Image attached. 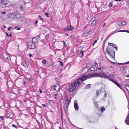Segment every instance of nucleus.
<instances>
[{
  "instance_id": "nucleus-1",
  "label": "nucleus",
  "mask_w": 129,
  "mask_h": 129,
  "mask_svg": "<svg viewBox=\"0 0 129 129\" xmlns=\"http://www.w3.org/2000/svg\"><path fill=\"white\" fill-rule=\"evenodd\" d=\"M80 82L76 81L74 83L68 84L67 86L68 91L69 92H72L76 91L80 86Z\"/></svg>"
},
{
  "instance_id": "nucleus-2",
  "label": "nucleus",
  "mask_w": 129,
  "mask_h": 129,
  "mask_svg": "<svg viewBox=\"0 0 129 129\" xmlns=\"http://www.w3.org/2000/svg\"><path fill=\"white\" fill-rule=\"evenodd\" d=\"M107 53L109 55H110L113 58L115 59V52L113 50V48H111L109 46L106 49Z\"/></svg>"
},
{
  "instance_id": "nucleus-3",
  "label": "nucleus",
  "mask_w": 129,
  "mask_h": 129,
  "mask_svg": "<svg viewBox=\"0 0 129 129\" xmlns=\"http://www.w3.org/2000/svg\"><path fill=\"white\" fill-rule=\"evenodd\" d=\"M89 76H91L88 78H90L93 77H99L101 78H105V73L103 72L97 73L94 74H91Z\"/></svg>"
},
{
  "instance_id": "nucleus-4",
  "label": "nucleus",
  "mask_w": 129,
  "mask_h": 129,
  "mask_svg": "<svg viewBox=\"0 0 129 129\" xmlns=\"http://www.w3.org/2000/svg\"><path fill=\"white\" fill-rule=\"evenodd\" d=\"M115 76L114 74H110L108 75L105 74V79H107L113 83L115 80L113 79L115 78Z\"/></svg>"
},
{
  "instance_id": "nucleus-5",
  "label": "nucleus",
  "mask_w": 129,
  "mask_h": 129,
  "mask_svg": "<svg viewBox=\"0 0 129 129\" xmlns=\"http://www.w3.org/2000/svg\"><path fill=\"white\" fill-rule=\"evenodd\" d=\"M28 46L30 49H34L36 47L35 44L31 42L28 43Z\"/></svg>"
},
{
  "instance_id": "nucleus-6",
  "label": "nucleus",
  "mask_w": 129,
  "mask_h": 129,
  "mask_svg": "<svg viewBox=\"0 0 129 129\" xmlns=\"http://www.w3.org/2000/svg\"><path fill=\"white\" fill-rule=\"evenodd\" d=\"M88 77V76L87 75H83L82 77L79 78L78 79V80L82 82H83Z\"/></svg>"
},
{
  "instance_id": "nucleus-7",
  "label": "nucleus",
  "mask_w": 129,
  "mask_h": 129,
  "mask_svg": "<svg viewBox=\"0 0 129 129\" xmlns=\"http://www.w3.org/2000/svg\"><path fill=\"white\" fill-rule=\"evenodd\" d=\"M118 22L119 23L118 26V27H119L120 26L125 25L126 23V22L124 21H118Z\"/></svg>"
},
{
  "instance_id": "nucleus-8",
  "label": "nucleus",
  "mask_w": 129,
  "mask_h": 129,
  "mask_svg": "<svg viewBox=\"0 0 129 129\" xmlns=\"http://www.w3.org/2000/svg\"><path fill=\"white\" fill-rule=\"evenodd\" d=\"M74 29V28L72 26H68V27L64 29V31H70Z\"/></svg>"
},
{
  "instance_id": "nucleus-9",
  "label": "nucleus",
  "mask_w": 129,
  "mask_h": 129,
  "mask_svg": "<svg viewBox=\"0 0 129 129\" xmlns=\"http://www.w3.org/2000/svg\"><path fill=\"white\" fill-rule=\"evenodd\" d=\"M21 16V14L17 13L13 14V17L14 18H20Z\"/></svg>"
},
{
  "instance_id": "nucleus-10",
  "label": "nucleus",
  "mask_w": 129,
  "mask_h": 129,
  "mask_svg": "<svg viewBox=\"0 0 129 129\" xmlns=\"http://www.w3.org/2000/svg\"><path fill=\"white\" fill-rule=\"evenodd\" d=\"M22 64L25 67H27L28 66V62L27 61H25L23 62Z\"/></svg>"
},
{
  "instance_id": "nucleus-11",
  "label": "nucleus",
  "mask_w": 129,
  "mask_h": 129,
  "mask_svg": "<svg viewBox=\"0 0 129 129\" xmlns=\"http://www.w3.org/2000/svg\"><path fill=\"white\" fill-rule=\"evenodd\" d=\"M39 42L38 39L36 38H34L32 39V42L35 44L38 43Z\"/></svg>"
},
{
  "instance_id": "nucleus-12",
  "label": "nucleus",
  "mask_w": 129,
  "mask_h": 129,
  "mask_svg": "<svg viewBox=\"0 0 129 129\" xmlns=\"http://www.w3.org/2000/svg\"><path fill=\"white\" fill-rule=\"evenodd\" d=\"M89 70L91 71H96L97 70V68L95 66H93L89 68Z\"/></svg>"
},
{
  "instance_id": "nucleus-13",
  "label": "nucleus",
  "mask_w": 129,
  "mask_h": 129,
  "mask_svg": "<svg viewBox=\"0 0 129 129\" xmlns=\"http://www.w3.org/2000/svg\"><path fill=\"white\" fill-rule=\"evenodd\" d=\"M6 2V0H2L0 1V5L3 7V6H4Z\"/></svg>"
},
{
  "instance_id": "nucleus-14",
  "label": "nucleus",
  "mask_w": 129,
  "mask_h": 129,
  "mask_svg": "<svg viewBox=\"0 0 129 129\" xmlns=\"http://www.w3.org/2000/svg\"><path fill=\"white\" fill-rule=\"evenodd\" d=\"M113 83H114L115 84L118 86L121 90H123V88L121 86V85H120V84H119L117 82L115 81V82H114Z\"/></svg>"
},
{
  "instance_id": "nucleus-15",
  "label": "nucleus",
  "mask_w": 129,
  "mask_h": 129,
  "mask_svg": "<svg viewBox=\"0 0 129 129\" xmlns=\"http://www.w3.org/2000/svg\"><path fill=\"white\" fill-rule=\"evenodd\" d=\"M68 105L66 103L64 105V109L66 112H67L68 110Z\"/></svg>"
},
{
  "instance_id": "nucleus-16",
  "label": "nucleus",
  "mask_w": 129,
  "mask_h": 129,
  "mask_svg": "<svg viewBox=\"0 0 129 129\" xmlns=\"http://www.w3.org/2000/svg\"><path fill=\"white\" fill-rule=\"evenodd\" d=\"M74 106L75 109L76 111H78L79 109V106L78 104L76 103H74Z\"/></svg>"
},
{
  "instance_id": "nucleus-17",
  "label": "nucleus",
  "mask_w": 129,
  "mask_h": 129,
  "mask_svg": "<svg viewBox=\"0 0 129 129\" xmlns=\"http://www.w3.org/2000/svg\"><path fill=\"white\" fill-rule=\"evenodd\" d=\"M3 56L4 58L6 59L8 58L9 57V55L5 53H3Z\"/></svg>"
},
{
  "instance_id": "nucleus-18",
  "label": "nucleus",
  "mask_w": 129,
  "mask_h": 129,
  "mask_svg": "<svg viewBox=\"0 0 129 129\" xmlns=\"http://www.w3.org/2000/svg\"><path fill=\"white\" fill-rule=\"evenodd\" d=\"M7 116L9 118H11L13 116V114L11 113H9L7 114Z\"/></svg>"
},
{
  "instance_id": "nucleus-19",
  "label": "nucleus",
  "mask_w": 129,
  "mask_h": 129,
  "mask_svg": "<svg viewBox=\"0 0 129 129\" xmlns=\"http://www.w3.org/2000/svg\"><path fill=\"white\" fill-rule=\"evenodd\" d=\"M11 5V3L10 2H8L7 3V2L6 3V4L4 5V6H3V7H5L6 6V7H9Z\"/></svg>"
},
{
  "instance_id": "nucleus-20",
  "label": "nucleus",
  "mask_w": 129,
  "mask_h": 129,
  "mask_svg": "<svg viewBox=\"0 0 129 129\" xmlns=\"http://www.w3.org/2000/svg\"><path fill=\"white\" fill-rule=\"evenodd\" d=\"M125 88L126 89L129 91V84L127 83L125 85Z\"/></svg>"
},
{
  "instance_id": "nucleus-21",
  "label": "nucleus",
  "mask_w": 129,
  "mask_h": 129,
  "mask_svg": "<svg viewBox=\"0 0 129 129\" xmlns=\"http://www.w3.org/2000/svg\"><path fill=\"white\" fill-rule=\"evenodd\" d=\"M108 44H109V45H110L111 46H112L114 48H115L116 49V50H117V47H116V45H115V44H113L114 46H113V45H111L110 44H111V43H109V42H108Z\"/></svg>"
},
{
  "instance_id": "nucleus-22",
  "label": "nucleus",
  "mask_w": 129,
  "mask_h": 129,
  "mask_svg": "<svg viewBox=\"0 0 129 129\" xmlns=\"http://www.w3.org/2000/svg\"><path fill=\"white\" fill-rule=\"evenodd\" d=\"M84 52V51L82 50H81L80 51V53L81 54V57H83L84 56L83 53Z\"/></svg>"
},
{
  "instance_id": "nucleus-23",
  "label": "nucleus",
  "mask_w": 129,
  "mask_h": 129,
  "mask_svg": "<svg viewBox=\"0 0 129 129\" xmlns=\"http://www.w3.org/2000/svg\"><path fill=\"white\" fill-rule=\"evenodd\" d=\"M115 33V31H114L112 33H111L106 38V40H107L114 33Z\"/></svg>"
},
{
  "instance_id": "nucleus-24",
  "label": "nucleus",
  "mask_w": 129,
  "mask_h": 129,
  "mask_svg": "<svg viewBox=\"0 0 129 129\" xmlns=\"http://www.w3.org/2000/svg\"><path fill=\"white\" fill-rule=\"evenodd\" d=\"M90 84H89L88 85H87L85 86V89H88L90 87Z\"/></svg>"
},
{
  "instance_id": "nucleus-25",
  "label": "nucleus",
  "mask_w": 129,
  "mask_h": 129,
  "mask_svg": "<svg viewBox=\"0 0 129 129\" xmlns=\"http://www.w3.org/2000/svg\"><path fill=\"white\" fill-rule=\"evenodd\" d=\"M100 92V90H98L96 92V94L97 96H98L99 94V92Z\"/></svg>"
},
{
  "instance_id": "nucleus-26",
  "label": "nucleus",
  "mask_w": 129,
  "mask_h": 129,
  "mask_svg": "<svg viewBox=\"0 0 129 129\" xmlns=\"http://www.w3.org/2000/svg\"><path fill=\"white\" fill-rule=\"evenodd\" d=\"M42 63L43 64H45L46 63L47 61L46 59H43L42 61Z\"/></svg>"
},
{
  "instance_id": "nucleus-27",
  "label": "nucleus",
  "mask_w": 129,
  "mask_h": 129,
  "mask_svg": "<svg viewBox=\"0 0 129 129\" xmlns=\"http://www.w3.org/2000/svg\"><path fill=\"white\" fill-rule=\"evenodd\" d=\"M87 33V36L88 35H89L90 34V31H86V32H85L84 33V34H86Z\"/></svg>"
},
{
  "instance_id": "nucleus-28",
  "label": "nucleus",
  "mask_w": 129,
  "mask_h": 129,
  "mask_svg": "<svg viewBox=\"0 0 129 129\" xmlns=\"http://www.w3.org/2000/svg\"><path fill=\"white\" fill-rule=\"evenodd\" d=\"M27 79L28 80L30 81H31L33 80V78L32 77H30V78L28 79L27 78Z\"/></svg>"
},
{
  "instance_id": "nucleus-29",
  "label": "nucleus",
  "mask_w": 129,
  "mask_h": 129,
  "mask_svg": "<svg viewBox=\"0 0 129 129\" xmlns=\"http://www.w3.org/2000/svg\"><path fill=\"white\" fill-rule=\"evenodd\" d=\"M105 110V109L103 107H102L101 109V111L102 112H103Z\"/></svg>"
},
{
  "instance_id": "nucleus-30",
  "label": "nucleus",
  "mask_w": 129,
  "mask_h": 129,
  "mask_svg": "<svg viewBox=\"0 0 129 129\" xmlns=\"http://www.w3.org/2000/svg\"><path fill=\"white\" fill-rule=\"evenodd\" d=\"M125 30H120L117 31L116 32H125Z\"/></svg>"
},
{
  "instance_id": "nucleus-31",
  "label": "nucleus",
  "mask_w": 129,
  "mask_h": 129,
  "mask_svg": "<svg viewBox=\"0 0 129 129\" xmlns=\"http://www.w3.org/2000/svg\"><path fill=\"white\" fill-rule=\"evenodd\" d=\"M96 22V21L95 20H94L92 21V23L93 24H95Z\"/></svg>"
},
{
  "instance_id": "nucleus-32",
  "label": "nucleus",
  "mask_w": 129,
  "mask_h": 129,
  "mask_svg": "<svg viewBox=\"0 0 129 129\" xmlns=\"http://www.w3.org/2000/svg\"><path fill=\"white\" fill-rule=\"evenodd\" d=\"M127 63V62H126L125 63H118V64L119 65H121V64H125Z\"/></svg>"
},
{
  "instance_id": "nucleus-33",
  "label": "nucleus",
  "mask_w": 129,
  "mask_h": 129,
  "mask_svg": "<svg viewBox=\"0 0 129 129\" xmlns=\"http://www.w3.org/2000/svg\"><path fill=\"white\" fill-rule=\"evenodd\" d=\"M113 4L112 3V2H110L109 4V7H112L113 6Z\"/></svg>"
},
{
  "instance_id": "nucleus-34",
  "label": "nucleus",
  "mask_w": 129,
  "mask_h": 129,
  "mask_svg": "<svg viewBox=\"0 0 129 129\" xmlns=\"http://www.w3.org/2000/svg\"><path fill=\"white\" fill-rule=\"evenodd\" d=\"M62 42L64 44V46H65V47H66L67 46V44L66 43H65V42L63 41H62Z\"/></svg>"
},
{
  "instance_id": "nucleus-35",
  "label": "nucleus",
  "mask_w": 129,
  "mask_h": 129,
  "mask_svg": "<svg viewBox=\"0 0 129 129\" xmlns=\"http://www.w3.org/2000/svg\"><path fill=\"white\" fill-rule=\"evenodd\" d=\"M57 94L55 93V94H54L53 95V96L54 98H56V96H57Z\"/></svg>"
},
{
  "instance_id": "nucleus-36",
  "label": "nucleus",
  "mask_w": 129,
  "mask_h": 129,
  "mask_svg": "<svg viewBox=\"0 0 129 129\" xmlns=\"http://www.w3.org/2000/svg\"><path fill=\"white\" fill-rule=\"evenodd\" d=\"M20 8L21 9V10L22 11H23L24 10V8L22 6H20Z\"/></svg>"
},
{
  "instance_id": "nucleus-37",
  "label": "nucleus",
  "mask_w": 129,
  "mask_h": 129,
  "mask_svg": "<svg viewBox=\"0 0 129 129\" xmlns=\"http://www.w3.org/2000/svg\"><path fill=\"white\" fill-rule=\"evenodd\" d=\"M64 98H65V100L66 101V103H67V102L68 100H68V98L67 97H65Z\"/></svg>"
},
{
  "instance_id": "nucleus-38",
  "label": "nucleus",
  "mask_w": 129,
  "mask_h": 129,
  "mask_svg": "<svg viewBox=\"0 0 129 129\" xmlns=\"http://www.w3.org/2000/svg\"><path fill=\"white\" fill-rule=\"evenodd\" d=\"M71 103V101L70 100H68L67 102V103L68 104V105H69Z\"/></svg>"
},
{
  "instance_id": "nucleus-39",
  "label": "nucleus",
  "mask_w": 129,
  "mask_h": 129,
  "mask_svg": "<svg viewBox=\"0 0 129 129\" xmlns=\"http://www.w3.org/2000/svg\"><path fill=\"white\" fill-rule=\"evenodd\" d=\"M49 36V34H48L47 35H46L45 36V37L46 38H48Z\"/></svg>"
},
{
  "instance_id": "nucleus-40",
  "label": "nucleus",
  "mask_w": 129,
  "mask_h": 129,
  "mask_svg": "<svg viewBox=\"0 0 129 129\" xmlns=\"http://www.w3.org/2000/svg\"><path fill=\"white\" fill-rule=\"evenodd\" d=\"M22 83L24 85H25L26 84V81L23 80L22 81Z\"/></svg>"
},
{
  "instance_id": "nucleus-41",
  "label": "nucleus",
  "mask_w": 129,
  "mask_h": 129,
  "mask_svg": "<svg viewBox=\"0 0 129 129\" xmlns=\"http://www.w3.org/2000/svg\"><path fill=\"white\" fill-rule=\"evenodd\" d=\"M60 64L61 66H63V64L62 62L61 61H60Z\"/></svg>"
},
{
  "instance_id": "nucleus-42",
  "label": "nucleus",
  "mask_w": 129,
  "mask_h": 129,
  "mask_svg": "<svg viewBox=\"0 0 129 129\" xmlns=\"http://www.w3.org/2000/svg\"><path fill=\"white\" fill-rule=\"evenodd\" d=\"M105 41H104V42H103V50L104 51V45H105Z\"/></svg>"
},
{
  "instance_id": "nucleus-43",
  "label": "nucleus",
  "mask_w": 129,
  "mask_h": 129,
  "mask_svg": "<svg viewBox=\"0 0 129 129\" xmlns=\"http://www.w3.org/2000/svg\"><path fill=\"white\" fill-rule=\"evenodd\" d=\"M12 126L14 127H15V128H17V126L16 125H14V124H13L12 125Z\"/></svg>"
},
{
  "instance_id": "nucleus-44",
  "label": "nucleus",
  "mask_w": 129,
  "mask_h": 129,
  "mask_svg": "<svg viewBox=\"0 0 129 129\" xmlns=\"http://www.w3.org/2000/svg\"><path fill=\"white\" fill-rule=\"evenodd\" d=\"M0 118H1V120H4V118L3 116H0Z\"/></svg>"
},
{
  "instance_id": "nucleus-45",
  "label": "nucleus",
  "mask_w": 129,
  "mask_h": 129,
  "mask_svg": "<svg viewBox=\"0 0 129 129\" xmlns=\"http://www.w3.org/2000/svg\"><path fill=\"white\" fill-rule=\"evenodd\" d=\"M124 69V67H122L120 68V70L121 71H123Z\"/></svg>"
},
{
  "instance_id": "nucleus-46",
  "label": "nucleus",
  "mask_w": 129,
  "mask_h": 129,
  "mask_svg": "<svg viewBox=\"0 0 129 129\" xmlns=\"http://www.w3.org/2000/svg\"><path fill=\"white\" fill-rule=\"evenodd\" d=\"M106 58L107 59H108V60L109 61H110L111 62H112L113 63H116L115 62H112V61H111L110 60H109L108 58H107V57H106Z\"/></svg>"
},
{
  "instance_id": "nucleus-47",
  "label": "nucleus",
  "mask_w": 129,
  "mask_h": 129,
  "mask_svg": "<svg viewBox=\"0 0 129 129\" xmlns=\"http://www.w3.org/2000/svg\"><path fill=\"white\" fill-rule=\"evenodd\" d=\"M45 15H46L48 17L49 13H45Z\"/></svg>"
},
{
  "instance_id": "nucleus-48",
  "label": "nucleus",
  "mask_w": 129,
  "mask_h": 129,
  "mask_svg": "<svg viewBox=\"0 0 129 129\" xmlns=\"http://www.w3.org/2000/svg\"><path fill=\"white\" fill-rule=\"evenodd\" d=\"M42 106H43V107H46V106L45 104H43L42 105Z\"/></svg>"
},
{
  "instance_id": "nucleus-49",
  "label": "nucleus",
  "mask_w": 129,
  "mask_h": 129,
  "mask_svg": "<svg viewBox=\"0 0 129 129\" xmlns=\"http://www.w3.org/2000/svg\"><path fill=\"white\" fill-rule=\"evenodd\" d=\"M95 107H96V108H98L99 107V106L98 105V104H96V103H95Z\"/></svg>"
},
{
  "instance_id": "nucleus-50",
  "label": "nucleus",
  "mask_w": 129,
  "mask_h": 129,
  "mask_svg": "<svg viewBox=\"0 0 129 129\" xmlns=\"http://www.w3.org/2000/svg\"><path fill=\"white\" fill-rule=\"evenodd\" d=\"M39 91H40V93H42V90L41 89H40L39 90Z\"/></svg>"
},
{
  "instance_id": "nucleus-51",
  "label": "nucleus",
  "mask_w": 129,
  "mask_h": 129,
  "mask_svg": "<svg viewBox=\"0 0 129 129\" xmlns=\"http://www.w3.org/2000/svg\"><path fill=\"white\" fill-rule=\"evenodd\" d=\"M23 2L24 3V5H25L26 4V2L24 1H23Z\"/></svg>"
},
{
  "instance_id": "nucleus-52",
  "label": "nucleus",
  "mask_w": 129,
  "mask_h": 129,
  "mask_svg": "<svg viewBox=\"0 0 129 129\" xmlns=\"http://www.w3.org/2000/svg\"><path fill=\"white\" fill-rule=\"evenodd\" d=\"M5 33H6V36L8 37H9V35H8V34L6 32Z\"/></svg>"
},
{
  "instance_id": "nucleus-53",
  "label": "nucleus",
  "mask_w": 129,
  "mask_h": 129,
  "mask_svg": "<svg viewBox=\"0 0 129 129\" xmlns=\"http://www.w3.org/2000/svg\"><path fill=\"white\" fill-rule=\"evenodd\" d=\"M57 87V86H56L55 85H54V88L56 90V88Z\"/></svg>"
},
{
  "instance_id": "nucleus-54",
  "label": "nucleus",
  "mask_w": 129,
  "mask_h": 129,
  "mask_svg": "<svg viewBox=\"0 0 129 129\" xmlns=\"http://www.w3.org/2000/svg\"><path fill=\"white\" fill-rule=\"evenodd\" d=\"M29 56L30 57H31L32 56V55L30 53L29 54Z\"/></svg>"
},
{
  "instance_id": "nucleus-55",
  "label": "nucleus",
  "mask_w": 129,
  "mask_h": 129,
  "mask_svg": "<svg viewBox=\"0 0 129 129\" xmlns=\"http://www.w3.org/2000/svg\"><path fill=\"white\" fill-rule=\"evenodd\" d=\"M6 13V12L5 11H4V12H2V13L3 14H5Z\"/></svg>"
},
{
  "instance_id": "nucleus-56",
  "label": "nucleus",
  "mask_w": 129,
  "mask_h": 129,
  "mask_svg": "<svg viewBox=\"0 0 129 129\" xmlns=\"http://www.w3.org/2000/svg\"><path fill=\"white\" fill-rule=\"evenodd\" d=\"M125 77H129V74H128L127 75L125 76Z\"/></svg>"
},
{
  "instance_id": "nucleus-57",
  "label": "nucleus",
  "mask_w": 129,
  "mask_h": 129,
  "mask_svg": "<svg viewBox=\"0 0 129 129\" xmlns=\"http://www.w3.org/2000/svg\"><path fill=\"white\" fill-rule=\"evenodd\" d=\"M10 28H12V27H9L8 28V31L9 30H10Z\"/></svg>"
},
{
  "instance_id": "nucleus-58",
  "label": "nucleus",
  "mask_w": 129,
  "mask_h": 129,
  "mask_svg": "<svg viewBox=\"0 0 129 129\" xmlns=\"http://www.w3.org/2000/svg\"><path fill=\"white\" fill-rule=\"evenodd\" d=\"M38 22V21L37 20H36L35 22V24H36Z\"/></svg>"
},
{
  "instance_id": "nucleus-59",
  "label": "nucleus",
  "mask_w": 129,
  "mask_h": 129,
  "mask_svg": "<svg viewBox=\"0 0 129 129\" xmlns=\"http://www.w3.org/2000/svg\"><path fill=\"white\" fill-rule=\"evenodd\" d=\"M125 32H127V33H129V31L128 30H125Z\"/></svg>"
},
{
  "instance_id": "nucleus-60",
  "label": "nucleus",
  "mask_w": 129,
  "mask_h": 129,
  "mask_svg": "<svg viewBox=\"0 0 129 129\" xmlns=\"http://www.w3.org/2000/svg\"><path fill=\"white\" fill-rule=\"evenodd\" d=\"M115 1H119L120 2L121 1V0H114Z\"/></svg>"
},
{
  "instance_id": "nucleus-61",
  "label": "nucleus",
  "mask_w": 129,
  "mask_h": 129,
  "mask_svg": "<svg viewBox=\"0 0 129 129\" xmlns=\"http://www.w3.org/2000/svg\"><path fill=\"white\" fill-rule=\"evenodd\" d=\"M49 101H50L51 102V103H52L53 102V101L52 100H49Z\"/></svg>"
},
{
  "instance_id": "nucleus-62",
  "label": "nucleus",
  "mask_w": 129,
  "mask_h": 129,
  "mask_svg": "<svg viewBox=\"0 0 129 129\" xmlns=\"http://www.w3.org/2000/svg\"><path fill=\"white\" fill-rule=\"evenodd\" d=\"M20 29V28H19H19H17V30H19Z\"/></svg>"
},
{
  "instance_id": "nucleus-63",
  "label": "nucleus",
  "mask_w": 129,
  "mask_h": 129,
  "mask_svg": "<svg viewBox=\"0 0 129 129\" xmlns=\"http://www.w3.org/2000/svg\"><path fill=\"white\" fill-rule=\"evenodd\" d=\"M98 69H99V70H101L102 69V68L101 67H100V68H98Z\"/></svg>"
},
{
  "instance_id": "nucleus-64",
  "label": "nucleus",
  "mask_w": 129,
  "mask_h": 129,
  "mask_svg": "<svg viewBox=\"0 0 129 129\" xmlns=\"http://www.w3.org/2000/svg\"><path fill=\"white\" fill-rule=\"evenodd\" d=\"M97 40H95L94 41V43H96V42H97Z\"/></svg>"
}]
</instances>
